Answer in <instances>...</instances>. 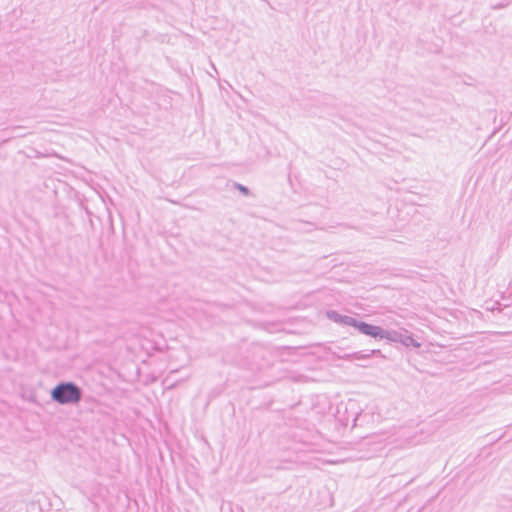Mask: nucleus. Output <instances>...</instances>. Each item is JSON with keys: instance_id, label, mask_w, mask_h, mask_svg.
<instances>
[{"instance_id": "nucleus-1", "label": "nucleus", "mask_w": 512, "mask_h": 512, "mask_svg": "<svg viewBox=\"0 0 512 512\" xmlns=\"http://www.w3.org/2000/svg\"><path fill=\"white\" fill-rule=\"evenodd\" d=\"M51 399L61 405H75L82 397L81 389L72 382H62L51 391Z\"/></svg>"}, {"instance_id": "nucleus-2", "label": "nucleus", "mask_w": 512, "mask_h": 512, "mask_svg": "<svg viewBox=\"0 0 512 512\" xmlns=\"http://www.w3.org/2000/svg\"><path fill=\"white\" fill-rule=\"evenodd\" d=\"M361 333L373 338L386 339L390 342L400 343L403 329L400 330H384L375 325H362Z\"/></svg>"}, {"instance_id": "nucleus-3", "label": "nucleus", "mask_w": 512, "mask_h": 512, "mask_svg": "<svg viewBox=\"0 0 512 512\" xmlns=\"http://www.w3.org/2000/svg\"><path fill=\"white\" fill-rule=\"evenodd\" d=\"M326 316L328 319H330L331 321H333L337 324L355 327L356 329H358V331L360 333H361V326L368 325V323L358 321L355 318L347 316V315H341L334 310L327 311Z\"/></svg>"}, {"instance_id": "nucleus-4", "label": "nucleus", "mask_w": 512, "mask_h": 512, "mask_svg": "<svg viewBox=\"0 0 512 512\" xmlns=\"http://www.w3.org/2000/svg\"><path fill=\"white\" fill-rule=\"evenodd\" d=\"M400 343L406 347H410V346H413L415 348H420L421 347V343L416 341L412 334L406 330V329H403V334L401 336V341Z\"/></svg>"}, {"instance_id": "nucleus-5", "label": "nucleus", "mask_w": 512, "mask_h": 512, "mask_svg": "<svg viewBox=\"0 0 512 512\" xmlns=\"http://www.w3.org/2000/svg\"><path fill=\"white\" fill-rule=\"evenodd\" d=\"M237 188L239 189L240 192H242L245 195H247L249 193L248 188L241 184H237Z\"/></svg>"}]
</instances>
